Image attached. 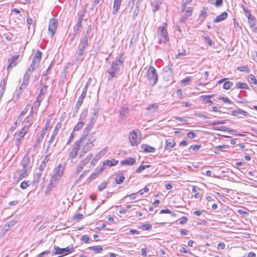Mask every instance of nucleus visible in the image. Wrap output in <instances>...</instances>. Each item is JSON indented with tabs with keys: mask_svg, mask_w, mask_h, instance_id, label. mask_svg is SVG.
<instances>
[{
	"mask_svg": "<svg viewBox=\"0 0 257 257\" xmlns=\"http://www.w3.org/2000/svg\"><path fill=\"white\" fill-rule=\"evenodd\" d=\"M96 140L95 135L93 134H90L87 137H81L78 141H76V143H78L81 150L79 154L80 157L84 156L91 149L94 145Z\"/></svg>",
	"mask_w": 257,
	"mask_h": 257,
	"instance_id": "obj_1",
	"label": "nucleus"
},
{
	"mask_svg": "<svg viewBox=\"0 0 257 257\" xmlns=\"http://www.w3.org/2000/svg\"><path fill=\"white\" fill-rule=\"evenodd\" d=\"M34 160L28 155H25L21 162V169L17 170L15 173V177H27L32 171Z\"/></svg>",
	"mask_w": 257,
	"mask_h": 257,
	"instance_id": "obj_2",
	"label": "nucleus"
},
{
	"mask_svg": "<svg viewBox=\"0 0 257 257\" xmlns=\"http://www.w3.org/2000/svg\"><path fill=\"white\" fill-rule=\"evenodd\" d=\"M122 56L123 54H122L118 56L116 60L113 61L110 64V67L107 69L106 71L109 74L108 80H111L113 78L117 76L120 69V67L123 62Z\"/></svg>",
	"mask_w": 257,
	"mask_h": 257,
	"instance_id": "obj_3",
	"label": "nucleus"
},
{
	"mask_svg": "<svg viewBox=\"0 0 257 257\" xmlns=\"http://www.w3.org/2000/svg\"><path fill=\"white\" fill-rule=\"evenodd\" d=\"M147 78L151 86H154L157 83L158 75L156 69L153 66H150L148 69Z\"/></svg>",
	"mask_w": 257,
	"mask_h": 257,
	"instance_id": "obj_4",
	"label": "nucleus"
},
{
	"mask_svg": "<svg viewBox=\"0 0 257 257\" xmlns=\"http://www.w3.org/2000/svg\"><path fill=\"white\" fill-rule=\"evenodd\" d=\"M137 133H139L138 130H133L129 135V140L132 146H137L141 142V138L138 137Z\"/></svg>",
	"mask_w": 257,
	"mask_h": 257,
	"instance_id": "obj_5",
	"label": "nucleus"
},
{
	"mask_svg": "<svg viewBox=\"0 0 257 257\" xmlns=\"http://www.w3.org/2000/svg\"><path fill=\"white\" fill-rule=\"evenodd\" d=\"M88 36L86 35L84 37L82 40H81L80 44L78 47V53L79 56H82L84 52L85 51L86 47L88 45Z\"/></svg>",
	"mask_w": 257,
	"mask_h": 257,
	"instance_id": "obj_6",
	"label": "nucleus"
},
{
	"mask_svg": "<svg viewBox=\"0 0 257 257\" xmlns=\"http://www.w3.org/2000/svg\"><path fill=\"white\" fill-rule=\"evenodd\" d=\"M62 126V124L61 122H58L56 125L54 130L53 132L52 135L50 138V139L48 142V146L47 147L48 148H50V146L52 145L53 146H55L56 144V142H55L54 141L55 140L56 137L58 134L59 130L61 128Z\"/></svg>",
	"mask_w": 257,
	"mask_h": 257,
	"instance_id": "obj_7",
	"label": "nucleus"
},
{
	"mask_svg": "<svg viewBox=\"0 0 257 257\" xmlns=\"http://www.w3.org/2000/svg\"><path fill=\"white\" fill-rule=\"evenodd\" d=\"M159 37L160 40L162 43H166L168 41L169 38L167 29L163 26L158 28Z\"/></svg>",
	"mask_w": 257,
	"mask_h": 257,
	"instance_id": "obj_8",
	"label": "nucleus"
},
{
	"mask_svg": "<svg viewBox=\"0 0 257 257\" xmlns=\"http://www.w3.org/2000/svg\"><path fill=\"white\" fill-rule=\"evenodd\" d=\"M58 178H50V179H46L44 181V185L46 186L48 191H50L58 182Z\"/></svg>",
	"mask_w": 257,
	"mask_h": 257,
	"instance_id": "obj_9",
	"label": "nucleus"
},
{
	"mask_svg": "<svg viewBox=\"0 0 257 257\" xmlns=\"http://www.w3.org/2000/svg\"><path fill=\"white\" fill-rule=\"evenodd\" d=\"M88 85V82H87L84 88L83 89L81 95L78 98V101L76 104L75 107V109H76L77 111H78V110L79 109V107L83 103L84 98L86 97Z\"/></svg>",
	"mask_w": 257,
	"mask_h": 257,
	"instance_id": "obj_10",
	"label": "nucleus"
},
{
	"mask_svg": "<svg viewBox=\"0 0 257 257\" xmlns=\"http://www.w3.org/2000/svg\"><path fill=\"white\" fill-rule=\"evenodd\" d=\"M58 25V21L55 19H51L49 21V24L48 27V32L50 33L51 38H52L57 29Z\"/></svg>",
	"mask_w": 257,
	"mask_h": 257,
	"instance_id": "obj_11",
	"label": "nucleus"
},
{
	"mask_svg": "<svg viewBox=\"0 0 257 257\" xmlns=\"http://www.w3.org/2000/svg\"><path fill=\"white\" fill-rule=\"evenodd\" d=\"M80 150L78 143H75L72 146L71 151L69 153V157L71 159L75 158L78 155V151Z\"/></svg>",
	"mask_w": 257,
	"mask_h": 257,
	"instance_id": "obj_12",
	"label": "nucleus"
},
{
	"mask_svg": "<svg viewBox=\"0 0 257 257\" xmlns=\"http://www.w3.org/2000/svg\"><path fill=\"white\" fill-rule=\"evenodd\" d=\"M19 58V55H17L11 57L8 59V65L7 66V70L9 71L13 67L16 66L17 64V60Z\"/></svg>",
	"mask_w": 257,
	"mask_h": 257,
	"instance_id": "obj_13",
	"label": "nucleus"
},
{
	"mask_svg": "<svg viewBox=\"0 0 257 257\" xmlns=\"http://www.w3.org/2000/svg\"><path fill=\"white\" fill-rule=\"evenodd\" d=\"M55 253V254H63L66 253L70 251V250L72 248V246H70L65 248H60L57 246H54Z\"/></svg>",
	"mask_w": 257,
	"mask_h": 257,
	"instance_id": "obj_14",
	"label": "nucleus"
},
{
	"mask_svg": "<svg viewBox=\"0 0 257 257\" xmlns=\"http://www.w3.org/2000/svg\"><path fill=\"white\" fill-rule=\"evenodd\" d=\"M42 100H38V98H37V100L34 101L31 108V117H33L34 114H37V110L39 108V107L40 105V102Z\"/></svg>",
	"mask_w": 257,
	"mask_h": 257,
	"instance_id": "obj_15",
	"label": "nucleus"
},
{
	"mask_svg": "<svg viewBox=\"0 0 257 257\" xmlns=\"http://www.w3.org/2000/svg\"><path fill=\"white\" fill-rule=\"evenodd\" d=\"M86 116V112H83L81 115V117L79 119V121L78 122V123L76 124V125L74 126L73 132H74L75 131H78L81 128H82V127L83 126V125L84 124V122L82 120V118H84Z\"/></svg>",
	"mask_w": 257,
	"mask_h": 257,
	"instance_id": "obj_16",
	"label": "nucleus"
},
{
	"mask_svg": "<svg viewBox=\"0 0 257 257\" xmlns=\"http://www.w3.org/2000/svg\"><path fill=\"white\" fill-rule=\"evenodd\" d=\"M64 168L65 166L64 165L62 164H59L55 170V173L53 175V177H61L63 175Z\"/></svg>",
	"mask_w": 257,
	"mask_h": 257,
	"instance_id": "obj_17",
	"label": "nucleus"
},
{
	"mask_svg": "<svg viewBox=\"0 0 257 257\" xmlns=\"http://www.w3.org/2000/svg\"><path fill=\"white\" fill-rule=\"evenodd\" d=\"M82 17H83V16H81V17H80L78 18V19L77 20V24L74 28V31L75 32V34H78L79 33L80 29L81 28V27L82 26V21L83 20Z\"/></svg>",
	"mask_w": 257,
	"mask_h": 257,
	"instance_id": "obj_18",
	"label": "nucleus"
},
{
	"mask_svg": "<svg viewBox=\"0 0 257 257\" xmlns=\"http://www.w3.org/2000/svg\"><path fill=\"white\" fill-rule=\"evenodd\" d=\"M146 109L150 113H154L158 112L159 106L157 103H153L149 105Z\"/></svg>",
	"mask_w": 257,
	"mask_h": 257,
	"instance_id": "obj_19",
	"label": "nucleus"
},
{
	"mask_svg": "<svg viewBox=\"0 0 257 257\" xmlns=\"http://www.w3.org/2000/svg\"><path fill=\"white\" fill-rule=\"evenodd\" d=\"M231 114L233 116H239V115H242L246 116L247 115V112L243 110L238 108L231 111Z\"/></svg>",
	"mask_w": 257,
	"mask_h": 257,
	"instance_id": "obj_20",
	"label": "nucleus"
},
{
	"mask_svg": "<svg viewBox=\"0 0 257 257\" xmlns=\"http://www.w3.org/2000/svg\"><path fill=\"white\" fill-rule=\"evenodd\" d=\"M29 132V129L28 126L25 125L19 132L18 135L16 136V137L19 138L20 139H22L25 135Z\"/></svg>",
	"mask_w": 257,
	"mask_h": 257,
	"instance_id": "obj_21",
	"label": "nucleus"
},
{
	"mask_svg": "<svg viewBox=\"0 0 257 257\" xmlns=\"http://www.w3.org/2000/svg\"><path fill=\"white\" fill-rule=\"evenodd\" d=\"M141 148L146 153H154L156 151V149L154 147L146 144L142 145Z\"/></svg>",
	"mask_w": 257,
	"mask_h": 257,
	"instance_id": "obj_22",
	"label": "nucleus"
},
{
	"mask_svg": "<svg viewBox=\"0 0 257 257\" xmlns=\"http://www.w3.org/2000/svg\"><path fill=\"white\" fill-rule=\"evenodd\" d=\"M48 86L44 85L41 88L40 94L38 96V100H43L44 98V95L47 91Z\"/></svg>",
	"mask_w": 257,
	"mask_h": 257,
	"instance_id": "obj_23",
	"label": "nucleus"
},
{
	"mask_svg": "<svg viewBox=\"0 0 257 257\" xmlns=\"http://www.w3.org/2000/svg\"><path fill=\"white\" fill-rule=\"evenodd\" d=\"M228 14L226 12H223L221 15L218 16L214 20V23H217L221 22L227 17Z\"/></svg>",
	"mask_w": 257,
	"mask_h": 257,
	"instance_id": "obj_24",
	"label": "nucleus"
},
{
	"mask_svg": "<svg viewBox=\"0 0 257 257\" xmlns=\"http://www.w3.org/2000/svg\"><path fill=\"white\" fill-rule=\"evenodd\" d=\"M31 75L30 73L26 72L23 77V83L21 84L23 87H26L28 85Z\"/></svg>",
	"mask_w": 257,
	"mask_h": 257,
	"instance_id": "obj_25",
	"label": "nucleus"
},
{
	"mask_svg": "<svg viewBox=\"0 0 257 257\" xmlns=\"http://www.w3.org/2000/svg\"><path fill=\"white\" fill-rule=\"evenodd\" d=\"M175 144L176 143L174 140L172 139H168L166 142V146L165 149L166 150L171 149L175 146Z\"/></svg>",
	"mask_w": 257,
	"mask_h": 257,
	"instance_id": "obj_26",
	"label": "nucleus"
},
{
	"mask_svg": "<svg viewBox=\"0 0 257 257\" xmlns=\"http://www.w3.org/2000/svg\"><path fill=\"white\" fill-rule=\"evenodd\" d=\"M164 73H166V75L168 76H171L173 73V65L169 64L168 65L165 66L164 68Z\"/></svg>",
	"mask_w": 257,
	"mask_h": 257,
	"instance_id": "obj_27",
	"label": "nucleus"
},
{
	"mask_svg": "<svg viewBox=\"0 0 257 257\" xmlns=\"http://www.w3.org/2000/svg\"><path fill=\"white\" fill-rule=\"evenodd\" d=\"M42 57V53L39 50H37L35 54V56L33 58V62L40 63Z\"/></svg>",
	"mask_w": 257,
	"mask_h": 257,
	"instance_id": "obj_28",
	"label": "nucleus"
},
{
	"mask_svg": "<svg viewBox=\"0 0 257 257\" xmlns=\"http://www.w3.org/2000/svg\"><path fill=\"white\" fill-rule=\"evenodd\" d=\"M39 65V64L33 62L31 65L30 66L29 69L27 70V72L28 73H30L31 74H32V72L34 71H35L38 68Z\"/></svg>",
	"mask_w": 257,
	"mask_h": 257,
	"instance_id": "obj_29",
	"label": "nucleus"
},
{
	"mask_svg": "<svg viewBox=\"0 0 257 257\" xmlns=\"http://www.w3.org/2000/svg\"><path fill=\"white\" fill-rule=\"evenodd\" d=\"M118 161L114 159L110 160H107L103 162V165H106L108 167H111L116 165L118 163Z\"/></svg>",
	"mask_w": 257,
	"mask_h": 257,
	"instance_id": "obj_30",
	"label": "nucleus"
},
{
	"mask_svg": "<svg viewBox=\"0 0 257 257\" xmlns=\"http://www.w3.org/2000/svg\"><path fill=\"white\" fill-rule=\"evenodd\" d=\"M121 0H114L113 4V10L112 13L113 14H115L118 10L119 9L121 5Z\"/></svg>",
	"mask_w": 257,
	"mask_h": 257,
	"instance_id": "obj_31",
	"label": "nucleus"
},
{
	"mask_svg": "<svg viewBox=\"0 0 257 257\" xmlns=\"http://www.w3.org/2000/svg\"><path fill=\"white\" fill-rule=\"evenodd\" d=\"M136 163V160L132 158L122 160L121 162V164L124 165H133Z\"/></svg>",
	"mask_w": 257,
	"mask_h": 257,
	"instance_id": "obj_32",
	"label": "nucleus"
},
{
	"mask_svg": "<svg viewBox=\"0 0 257 257\" xmlns=\"http://www.w3.org/2000/svg\"><path fill=\"white\" fill-rule=\"evenodd\" d=\"M129 109L127 106L123 105L120 112V116L122 119H123L125 117V115L128 113Z\"/></svg>",
	"mask_w": 257,
	"mask_h": 257,
	"instance_id": "obj_33",
	"label": "nucleus"
},
{
	"mask_svg": "<svg viewBox=\"0 0 257 257\" xmlns=\"http://www.w3.org/2000/svg\"><path fill=\"white\" fill-rule=\"evenodd\" d=\"M248 22L251 28L254 31L256 29V23L254 17L252 16L248 19Z\"/></svg>",
	"mask_w": 257,
	"mask_h": 257,
	"instance_id": "obj_34",
	"label": "nucleus"
},
{
	"mask_svg": "<svg viewBox=\"0 0 257 257\" xmlns=\"http://www.w3.org/2000/svg\"><path fill=\"white\" fill-rule=\"evenodd\" d=\"M92 128L91 124H87L83 131L81 137H87V136H89L90 134H89V132L91 130Z\"/></svg>",
	"mask_w": 257,
	"mask_h": 257,
	"instance_id": "obj_35",
	"label": "nucleus"
},
{
	"mask_svg": "<svg viewBox=\"0 0 257 257\" xmlns=\"http://www.w3.org/2000/svg\"><path fill=\"white\" fill-rule=\"evenodd\" d=\"M17 221L15 220H10L5 225L4 229L5 231H8L11 227L14 226L16 223Z\"/></svg>",
	"mask_w": 257,
	"mask_h": 257,
	"instance_id": "obj_36",
	"label": "nucleus"
},
{
	"mask_svg": "<svg viewBox=\"0 0 257 257\" xmlns=\"http://www.w3.org/2000/svg\"><path fill=\"white\" fill-rule=\"evenodd\" d=\"M109 184V180L107 181L102 182L100 185L98 186V190L99 191H102L104 190L107 186L108 184Z\"/></svg>",
	"mask_w": 257,
	"mask_h": 257,
	"instance_id": "obj_37",
	"label": "nucleus"
},
{
	"mask_svg": "<svg viewBox=\"0 0 257 257\" xmlns=\"http://www.w3.org/2000/svg\"><path fill=\"white\" fill-rule=\"evenodd\" d=\"M247 81L249 83L254 85H257V79L253 74L248 75L247 77Z\"/></svg>",
	"mask_w": 257,
	"mask_h": 257,
	"instance_id": "obj_38",
	"label": "nucleus"
},
{
	"mask_svg": "<svg viewBox=\"0 0 257 257\" xmlns=\"http://www.w3.org/2000/svg\"><path fill=\"white\" fill-rule=\"evenodd\" d=\"M207 9L206 8H204L202 10L201 13L199 17L201 22H203L207 17Z\"/></svg>",
	"mask_w": 257,
	"mask_h": 257,
	"instance_id": "obj_39",
	"label": "nucleus"
},
{
	"mask_svg": "<svg viewBox=\"0 0 257 257\" xmlns=\"http://www.w3.org/2000/svg\"><path fill=\"white\" fill-rule=\"evenodd\" d=\"M235 87L236 88H238V89H249V87L246 83H242V82H237L236 83Z\"/></svg>",
	"mask_w": 257,
	"mask_h": 257,
	"instance_id": "obj_40",
	"label": "nucleus"
},
{
	"mask_svg": "<svg viewBox=\"0 0 257 257\" xmlns=\"http://www.w3.org/2000/svg\"><path fill=\"white\" fill-rule=\"evenodd\" d=\"M186 7V4H183L182 7V11H185V16L186 17H189L192 15V9L191 7L188 8L186 10H185V7Z\"/></svg>",
	"mask_w": 257,
	"mask_h": 257,
	"instance_id": "obj_41",
	"label": "nucleus"
},
{
	"mask_svg": "<svg viewBox=\"0 0 257 257\" xmlns=\"http://www.w3.org/2000/svg\"><path fill=\"white\" fill-rule=\"evenodd\" d=\"M88 249L94 251L95 253H100L102 250V247L100 245L90 246Z\"/></svg>",
	"mask_w": 257,
	"mask_h": 257,
	"instance_id": "obj_42",
	"label": "nucleus"
},
{
	"mask_svg": "<svg viewBox=\"0 0 257 257\" xmlns=\"http://www.w3.org/2000/svg\"><path fill=\"white\" fill-rule=\"evenodd\" d=\"M31 184V182L30 181H24L21 183L20 187L22 189H24L29 186Z\"/></svg>",
	"mask_w": 257,
	"mask_h": 257,
	"instance_id": "obj_43",
	"label": "nucleus"
},
{
	"mask_svg": "<svg viewBox=\"0 0 257 257\" xmlns=\"http://www.w3.org/2000/svg\"><path fill=\"white\" fill-rule=\"evenodd\" d=\"M233 85V82L228 81H226L223 84V88L225 90L229 89L231 86Z\"/></svg>",
	"mask_w": 257,
	"mask_h": 257,
	"instance_id": "obj_44",
	"label": "nucleus"
},
{
	"mask_svg": "<svg viewBox=\"0 0 257 257\" xmlns=\"http://www.w3.org/2000/svg\"><path fill=\"white\" fill-rule=\"evenodd\" d=\"M191 81V79L190 77H187L185 79H183L181 81V83L182 85L184 86H186L189 84Z\"/></svg>",
	"mask_w": 257,
	"mask_h": 257,
	"instance_id": "obj_45",
	"label": "nucleus"
},
{
	"mask_svg": "<svg viewBox=\"0 0 257 257\" xmlns=\"http://www.w3.org/2000/svg\"><path fill=\"white\" fill-rule=\"evenodd\" d=\"M200 145H192L189 148V151L192 152V151H197L201 148Z\"/></svg>",
	"mask_w": 257,
	"mask_h": 257,
	"instance_id": "obj_46",
	"label": "nucleus"
},
{
	"mask_svg": "<svg viewBox=\"0 0 257 257\" xmlns=\"http://www.w3.org/2000/svg\"><path fill=\"white\" fill-rule=\"evenodd\" d=\"M45 134V132L43 131H42L40 134L37 135V142L38 143H40L42 141Z\"/></svg>",
	"mask_w": 257,
	"mask_h": 257,
	"instance_id": "obj_47",
	"label": "nucleus"
},
{
	"mask_svg": "<svg viewBox=\"0 0 257 257\" xmlns=\"http://www.w3.org/2000/svg\"><path fill=\"white\" fill-rule=\"evenodd\" d=\"M237 70L241 72H244L246 73H249L250 72V70L246 66H239L237 67Z\"/></svg>",
	"mask_w": 257,
	"mask_h": 257,
	"instance_id": "obj_48",
	"label": "nucleus"
},
{
	"mask_svg": "<svg viewBox=\"0 0 257 257\" xmlns=\"http://www.w3.org/2000/svg\"><path fill=\"white\" fill-rule=\"evenodd\" d=\"M152 226L150 224H144L141 226L140 228L146 230H150Z\"/></svg>",
	"mask_w": 257,
	"mask_h": 257,
	"instance_id": "obj_49",
	"label": "nucleus"
},
{
	"mask_svg": "<svg viewBox=\"0 0 257 257\" xmlns=\"http://www.w3.org/2000/svg\"><path fill=\"white\" fill-rule=\"evenodd\" d=\"M186 50L184 49H179L178 53L176 55V58H178L179 57L184 56L185 55Z\"/></svg>",
	"mask_w": 257,
	"mask_h": 257,
	"instance_id": "obj_50",
	"label": "nucleus"
},
{
	"mask_svg": "<svg viewBox=\"0 0 257 257\" xmlns=\"http://www.w3.org/2000/svg\"><path fill=\"white\" fill-rule=\"evenodd\" d=\"M125 178H119V179H117V178L114 180L113 183L114 184H120L124 182Z\"/></svg>",
	"mask_w": 257,
	"mask_h": 257,
	"instance_id": "obj_51",
	"label": "nucleus"
},
{
	"mask_svg": "<svg viewBox=\"0 0 257 257\" xmlns=\"http://www.w3.org/2000/svg\"><path fill=\"white\" fill-rule=\"evenodd\" d=\"M204 38L205 39L206 42L207 43V44L209 46H212V45L213 44V42L211 40V39L210 38V37L208 35L204 36Z\"/></svg>",
	"mask_w": 257,
	"mask_h": 257,
	"instance_id": "obj_52",
	"label": "nucleus"
},
{
	"mask_svg": "<svg viewBox=\"0 0 257 257\" xmlns=\"http://www.w3.org/2000/svg\"><path fill=\"white\" fill-rule=\"evenodd\" d=\"M220 100H221L229 104H233V103L231 101V100L228 97H225L223 96H220L219 98Z\"/></svg>",
	"mask_w": 257,
	"mask_h": 257,
	"instance_id": "obj_53",
	"label": "nucleus"
},
{
	"mask_svg": "<svg viewBox=\"0 0 257 257\" xmlns=\"http://www.w3.org/2000/svg\"><path fill=\"white\" fill-rule=\"evenodd\" d=\"M150 167L149 165H141L139 168L136 170L137 172L140 173L142 172L146 168H149Z\"/></svg>",
	"mask_w": 257,
	"mask_h": 257,
	"instance_id": "obj_54",
	"label": "nucleus"
},
{
	"mask_svg": "<svg viewBox=\"0 0 257 257\" xmlns=\"http://www.w3.org/2000/svg\"><path fill=\"white\" fill-rule=\"evenodd\" d=\"M243 10L244 11V14L245 16L247 18V19H249V18L252 17L250 12L246 10L244 7H243Z\"/></svg>",
	"mask_w": 257,
	"mask_h": 257,
	"instance_id": "obj_55",
	"label": "nucleus"
},
{
	"mask_svg": "<svg viewBox=\"0 0 257 257\" xmlns=\"http://www.w3.org/2000/svg\"><path fill=\"white\" fill-rule=\"evenodd\" d=\"M215 130H218V131H227V132L231 131V130L229 128L226 127L225 126H221V127H216V128H215Z\"/></svg>",
	"mask_w": 257,
	"mask_h": 257,
	"instance_id": "obj_56",
	"label": "nucleus"
},
{
	"mask_svg": "<svg viewBox=\"0 0 257 257\" xmlns=\"http://www.w3.org/2000/svg\"><path fill=\"white\" fill-rule=\"evenodd\" d=\"M83 217V215L82 214H81V213H77V214H76L74 216H73V219L75 220H80L81 219H82Z\"/></svg>",
	"mask_w": 257,
	"mask_h": 257,
	"instance_id": "obj_57",
	"label": "nucleus"
},
{
	"mask_svg": "<svg viewBox=\"0 0 257 257\" xmlns=\"http://www.w3.org/2000/svg\"><path fill=\"white\" fill-rule=\"evenodd\" d=\"M195 115L196 116L199 117H201L204 119L209 118V117H208L207 115H206L201 112L195 113Z\"/></svg>",
	"mask_w": 257,
	"mask_h": 257,
	"instance_id": "obj_58",
	"label": "nucleus"
},
{
	"mask_svg": "<svg viewBox=\"0 0 257 257\" xmlns=\"http://www.w3.org/2000/svg\"><path fill=\"white\" fill-rule=\"evenodd\" d=\"M74 132H72L71 133L69 138L66 143V145H70V143L72 141L73 139H74Z\"/></svg>",
	"mask_w": 257,
	"mask_h": 257,
	"instance_id": "obj_59",
	"label": "nucleus"
},
{
	"mask_svg": "<svg viewBox=\"0 0 257 257\" xmlns=\"http://www.w3.org/2000/svg\"><path fill=\"white\" fill-rule=\"evenodd\" d=\"M26 88V87H23L22 86V85H21L19 89V90L18 91V93H17V96L18 97H19L22 93H23V90Z\"/></svg>",
	"mask_w": 257,
	"mask_h": 257,
	"instance_id": "obj_60",
	"label": "nucleus"
},
{
	"mask_svg": "<svg viewBox=\"0 0 257 257\" xmlns=\"http://www.w3.org/2000/svg\"><path fill=\"white\" fill-rule=\"evenodd\" d=\"M92 157V154H89L85 159H84L83 161V162L84 164H86L87 163L89 160Z\"/></svg>",
	"mask_w": 257,
	"mask_h": 257,
	"instance_id": "obj_61",
	"label": "nucleus"
},
{
	"mask_svg": "<svg viewBox=\"0 0 257 257\" xmlns=\"http://www.w3.org/2000/svg\"><path fill=\"white\" fill-rule=\"evenodd\" d=\"M108 148H105L103 150H101L98 154L101 157L103 156L107 151Z\"/></svg>",
	"mask_w": 257,
	"mask_h": 257,
	"instance_id": "obj_62",
	"label": "nucleus"
},
{
	"mask_svg": "<svg viewBox=\"0 0 257 257\" xmlns=\"http://www.w3.org/2000/svg\"><path fill=\"white\" fill-rule=\"evenodd\" d=\"M27 24L29 25H33L34 27L36 25V23H33V20L29 17H28L27 18Z\"/></svg>",
	"mask_w": 257,
	"mask_h": 257,
	"instance_id": "obj_63",
	"label": "nucleus"
},
{
	"mask_svg": "<svg viewBox=\"0 0 257 257\" xmlns=\"http://www.w3.org/2000/svg\"><path fill=\"white\" fill-rule=\"evenodd\" d=\"M223 4V0H216L215 3V6L216 7H219Z\"/></svg>",
	"mask_w": 257,
	"mask_h": 257,
	"instance_id": "obj_64",
	"label": "nucleus"
}]
</instances>
